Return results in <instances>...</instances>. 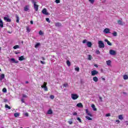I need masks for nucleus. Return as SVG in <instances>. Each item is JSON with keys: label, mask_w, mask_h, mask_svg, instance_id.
I'll list each match as a JSON object with an SVG mask.
<instances>
[{"label": "nucleus", "mask_w": 128, "mask_h": 128, "mask_svg": "<svg viewBox=\"0 0 128 128\" xmlns=\"http://www.w3.org/2000/svg\"><path fill=\"white\" fill-rule=\"evenodd\" d=\"M98 48H104L105 46L102 40L98 42Z\"/></svg>", "instance_id": "obj_1"}, {"label": "nucleus", "mask_w": 128, "mask_h": 128, "mask_svg": "<svg viewBox=\"0 0 128 128\" xmlns=\"http://www.w3.org/2000/svg\"><path fill=\"white\" fill-rule=\"evenodd\" d=\"M32 4H34L35 12H38V5L36 4V2L35 1H32Z\"/></svg>", "instance_id": "obj_2"}, {"label": "nucleus", "mask_w": 128, "mask_h": 128, "mask_svg": "<svg viewBox=\"0 0 128 128\" xmlns=\"http://www.w3.org/2000/svg\"><path fill=\"white\" fill-rule=\"evenodd\" d=\"M46 84H48V83L46 82H44L43 85L41 86V88H44V90H45V92H48V90Z\"/></svg>", "instance_id": "obj_3"}, {"label": "nucleus", "mask_w": 128, "mask_h": 128, "mask_svg": "<svg viewBox=\"0 0 128 128\" xmlns=\"http://www.w3.org/2000/svg\"><path fill=\"white\" fill-rule=\"evenodd\" d=\"M71 98L74 100H78V96L76 94H71Z\"/></svg>", "instance_id": "obj_4"}, {"label": "nucleus", "mask_w": 128, "mask_h": 128, "mask_svg": "<svg viewBox=\"0 0 128 128\" xmlns=\"http://www.w3.org/2000/svg\"><path fill=\"white\" fill-rule=\"evenodd\" d=\"M109 52L111 56H116V52L114 50H110Z\"/></svg>", "instance_id": "obj_5"}, {"label": "nucleus", "mask_w": 128, "mask_h": 128, "mask_svg": "<svg viewBox=\"0 0 128 128\" xmlns=\"http://www.w3.org/2000/svg\"><path fill=\"white\" fill-rule=\"evenodd\" d=\"M42 12L43 14H45L46 16H48V12L46 8H44Z\"/></svg>", "instance_id": "obj_6"}, {"label": "nucleus", "mask_w": 128, "mask_h": 128, "mask_svg": "<svg viewBox=\"0 0 128 128\" xmlns=\"http://www.w3.org/2000/svg\"><path fill=\"white\" fill-rule=\"evenodd\" d=\"M98 74V72L96 70H94L91 72V74L92 76H96V74Z\"/></svg>", "instance_id": "obj_7"}, {"label": "nucleus", "mask_w": 128, "mask_h": 128, "mask_svg": "<svg viewBox=\"0 0 128 128\" xmlns=\"http://www.w3.org/2000/svg\"><path fill=\"white\" fill-rule=\"evenodd\" d=\"M85 110L87 116H90L91 118L92 116V114L88 112V109H86Z\"/></svg>", "instance_id": "obj_8"}, {"label": "nucleus", "mask_w": 128, "mask_h": 128, "mask_svg": "<svg viewBox=\"0 0 128 128\" xmlns=\"http://www.w3.org/2000/svg\"><path fill=\"white\" fill-rule=\"evenodd\" d=\"M86 46H88V48H92V42H87Z\"/></svg>", "instance_id": "obj_9"}, {"label": "nucleus", "mask_w": 128, "mask_h": 128, "mask_svg": "<svg viewBox=\"0 0 128 128\" xmlns=\"http://www.w3.org/2000/svg\"><path fill=\"white\" fill-rule=\"evenodd\" d=\"M55 26L60 28V26H62V24L60 22H56L55 23Z\"/></svg>", "instance_id": "obj_10"}, {"label": "nucleus", "mask_w": 128, "mask_h": 128, "mask_svg": "<svg viewBox=\"0 0 128 128\" xmlns=\"http://www.w3.org/2000/svg\"><path fill=\"white\" fill-rule=\"evenodd\" d=\"M4 20H6L7 22H10L12 19L8 18V17H4Z\"/></svg>", "instance_id": "obj_11"}, {"label": "nucleus", "mask_w": 128, "mask_h": 128, "mask_svg": "<svg viewBox=\"0 0 128 128\" xmlns=\"http://www.w3.org/2000/svg\"><path fill=\"white\" fill-rule=\"evenodd\" d=\"M93 110H94V112H96V110H98V109H96V106L94 104H92L91 106Z\"/></svg>", "instance_id": "obj_12"}, {"label": "nucleus", "mask_w": 128, "mask_h": 128, "mask_svg": "<svg viewBox=\"0 0 128 128\" xmlns=\"http://www.w3.org/2000/svg\"><path fill=\"white\" fill-rule=\"evenodd\" d=\"M104 32L105 34H110V29L108 28H106L104 30Z\"/></svg>", "instance_id": "obj_13"}, {"label": "nucleus", "mask_w": 128, "mask_h": 128, "mask_svg": "<svg viewBox=\"0 0 128 128\" xmlns=\"http://www.w3.org/2000/svg\"><path fill=\"white\" fill-rule=\"evenodd\" d=\"M104 42H107V44H108V46H112V44L110 42V41L108 40V39H105Z\"/></svg>", "instance_id": "obj_14"}, {"label": "nucleus", "mask_w": 128, "mask_h": 128, "mask_svg": "<svg viewBox=\"0 0 128 128\" xmlns=\"http://www.w3.org/2000/svg\"><path fill=\"white\" fill-rule=\"evenodd\" d=\"M93 80L95 82H98V78L96 76H94L93 78Z\"/></svg>", "instance_id": "obj_15"}, {"label": "nucleus", "mask_w": 128, "mask_h": 128, "mask_svg": "<svg viewBox=\"0 0 128 128\" xmlns=\"http://www.w3.org/2000/svg\"><path fill=\"white\" fill-rule=\"evenodd\" d=\"M16 22H18H18H20V17L18 16V14H16Z\"/></svg>", "instance_id": "obj_16"}, {"label": "nucleus", "mask_w": 128, "mask_h": 128, "mask_svg": "<svg viewBox=\"0 0 128 128\" xmlns=\"http://www.w3.org/2000/svg\"><path fill=\"white\" fill-rule=\"evenodd\" d=\"M0 28H4V22H2V20L0 18Z\"/></svg>", "instance_id": "obj_17"}, {"label": "nucleus", "mask_w": 128, "mask_h": 128, "mask_svg": "<svg viewBox=\"0 0 128 128\" xmlns=\"http://www.w3.org/2000/svg\"><path fill=\"white\" fill-rule=\"evenodd\" d=\"M29 10H30V8H28V6H26L24 7V12H28Z\"/></svg>", "instance_id": "obj_18"}, {"label": "nucleus", "mask_w": 128, "mask_h": 128, "mask_svg": "<svg viewBox=\"0 0 128 128\" xmlns=\"http://www.w3.org/2000/svg\"><path fill=\"white\" fill-rule=\"evenodd\" d=\"M18 60H20V62L24 60V56H20V57H19Z\"/></svg>", "instance_id": "obj_19"}, {"label": "nucleus", "mask_w": 128, "mask_h": 128, "mask_svg": "<svg viewBox=\"0 0 128 128\" xmlns=\"http://www.w3.org/2000/svg\"><path fill=\"white\" fill-rule=\"evenodd\" d=\"M76 106H78V108H83L84 106H82V103H78L76 104Z\"/></svg>", "instance_id": "obj_20"}, {"label": "nucleus", "mask_w": 128, "mask_h": 128, "mask_svg": "<svg viewBox=\"0 0 128 128\" xmlns=\"http://www.w3.org/2000/svg\"><path fill=\"white\" fill-rule=\"evenodd\" d=\"M106 64L107 66H110L112 64V61L110 60H108L106 61Z\"/></svg>", "instance_id": "obj_21"}, {"label": "nucleus", "mask_w": 128, "mask_h": 128, "mask_svg": "<svg viewBox=\"0 0 128 128\" xmlns=\"http://www.w3.org/2000/svg\"><path fill=\"white\" fill-rule=\"evenodd\" d=\"M48 114H52V109H50L47 112Z\"/></svg>", "instance_id": "obj_22"}, {"label": "nucleus", "mask_w": 128, "mask_h": 128, "mask_svg": "<svg viewBox=\"0 0 128 128\" xmlns=\"http://www.w3.org/2000/svg\"><path fill=\"white\" fill-rule=\"evenodd\" d=\"M118 24H120V26H123L122 21V20H118Z\"/></svg>", "instance_id": "obj_23"}, {"label": "nucleus", "mask_w": 128, "mask_h": 128, "mask_svg": "<svg viewBox=\"0 0 128 128\" xmlns=\"http://www.w3.org/2000/svg\"><path fill=\"white\" fill-rule=\"evenodd\" d=\"M118 118L119 120H124V117H122V114L119 115Z\"/></svg>", "instance_id": "obj_24"}, {"label": "nucleus", "mask_w": 128, "mask_h": 128, "mask_svg": "<svg viewBox=\"0 0 128 128\" xmlns=\"http://www.w3.org/2000/svg\"><path fill=\"white\" fill-rule=\"evenodd\" d=\"M0 76V80H4V74H2Z\"/></svg>", "instance_id": "obj_25"}, {"label": "nucleus", "mask_w": 128, "mask_h": 128, "mask_svg": "<svg viewBox=\"0 0 128 128\" xmlns=\"http://www.w3.org/2000/svg\"><path fill=\"white\" fill-rule=\"evenodd\" d=\"M13 48L14 50H16V48H20V46L18 45H16L13 47Z\"/></svg>", "instance_id": "obj_26"}, {"label": "nucleus", "mask_w": 128, "mask_h": 128, "mask_svg": "<svg viewBox=\"0 0 128 128\" xmlns=\"http://www.w3.org/2000/svg\"><path fill=\"white\" fill-rule=\"evenodd\" d=\"M14 116H15V118H18V116H20V114L18 112L14 113Z\"/></svg>", "instance_id": "obj_27"}, {"label": "nucleus", "mask_w": 128, "mask_h": 128, "mask_svg": "<svg viewBox=\"0 0 128 128\" xmlns=\"http://www.w3.org/2000/svg\"><path fill=\"white\" fill-rule=\"evenodd\" d=\"M40 46V42L37 43L36 44L34 48H38V46Z\"/></svg>", "instance_id": "obj_28"}, {"label": "nucleus", "mask_w": 128, "mask_h": 128, "mask_svg": "<svg viewBox=\"0 0 128 128\" xmlns=\"http://www.w3.org/2000/svg\"><path fill=\"white\" fill-rule=\"evenodd\" d=\"M5 108H8V110H10V108H11L10 106H8V104H6L5 105Z\"/></svg>", "instance_id": "obj_29"}, {"label": "nucleus", "mask_w": 128, "mask_h": 128, "mask_svg": "<svg viewBox=\"0 0 128 128\" xmlns=\"http://www.w3.org/2000/svg\"><path fill=\"white\" fill-rule=\"evenodd\" d=\"M68 84L65 83L63 84V88H68Z\"/></svg>", "instance_id": "obj_30"}, {"label": "nucleus", "mask_w": 128, "mask_h": 128, "mask_svg": "<svg viewBox=\"0 0 128 128\" xmlns=\"http://www.w3.org/2000/svg\"><path fill=\"white\" fill-rule=\"evenodd\" d=\"M86 120H92V118H90L88 116H86Z\"/></svg>", "instance_id": "obj_31"}, {"label": "nucleus", "mask_w": 128, "mask_h": 128, "mask_svg": "<svg viewBox=\"0 0 128 128\" xmlns=\"http://www.w3.org/2000/svg\"><path fill=\"white\" fill-rule=\"evenodd\" d=\"M11 60L12 62H14L15 64H18V61H16V59L12 58H11Z\"/></svg>", "instance_id": "obj_32"}, {"label": "nucleus", "mask_w": 128, "mask_h": 128, "mask_svg": "<svg viewBox=\"0 0 128 128\" xmlns=\"http://www.w3.org/2000/svg\"><path fill=\"white\" fill-rule=\"evenodd\" d=\"M92 56L91 55H88V60H92Z\"/></svg>", "instance_id": "obj_33"}, {"label": "nucleus", "mask_w": 128, "mask_h": 128, "mask_svg": "<svg viewBox=\"0 0 128 128\" xmlns=\"http://www.w3.org/2000/svg\"><path fill=\"white\" fill-rule=\"evenodd\" d=\"M66 64L68 66H70V60L66 61Z\"/></svg>", "instance_id": "obj_34"}, {"label": "nucleus", "mask_w": 128, "mask_h": 128, "mask_svg": "<svg viewBox=\"0 0 128 128\" xmlns=\"http://www.w3.org/2000/svg\"><path fill=\"white\" fill-rule=\"evenodd\" d=\"M112 34L114 36H118V33L116 32H114L113 33H112Z\"/></svg>", "instance_id": "obj_35"}, {"label": "nucleus", "mask_w": 128, "mask_h": 128, "mask_svg": "<svg viewBox=\"0 0 128 128\" xmlns=\"http://www.w3.org/2000/svg\"><path fill=\"white\" fill-rule=\"evenodd\" d=\"M124 80H128V76L126 74L124 76Z\"/></svg>", "instance_id": "obj_36"}, {"label": "nucleus", "mask_w": 128, "mask_h": 128, "mask_svg": "<svg viewBox=\"0 0 128 128\" xmlns=\"http://www.w3.org/2000/svg\"><path fill=\"white\" fill-rule=\"evenodd\" d=\"M26 32H30V28L28 27H26Z\"/></svg>", "instance_id": "obj_37"}, {"label": "nucleus", "mask_w": 128, "mask_h": 128, "mask_svg": "<svg viewBox=\"0 0 128 128\" xmlns=\"http://www.w3.org/2000/svg\"><path fill=\"white\" fill-rule=\"evenodd\" d=\"M96 54H100V52L99 51V50H96Z\"/></svg>", "instance_id": "obj_38"}, {"label": "nucleus", "mask_w": 128, "mask_h": 128, "mask_svg": "<svg viewBox=\"0 0 128 128\" xmlns=\"http://www.w3.org/2000/svg\"><path fill=\"white\" fill-rule=\"evenodd\" d=\"M74 70H76V72H80V68L78 67L75 68Z\"/></svg>", "instance_id": "obj_39"}, {"label": "nucleus", "mask_w": 128, "mask_h": 128, "mask_svg": "<svg viewBox=\"0 0 128 128\" xmlns=\"http://www.w3.org/2000/svg\"><path fill=\"white\" fill-rule=\"evenodd\" d=\"M2 92H6V88H4L2 89Z\"/></svg>", "instance_id": "obj_40"}, {"label": "nucleus", "mask_w": 128, "mask_h": 128, "mask_svg": "<svg viewBox=\"0 0 128 128\" xmlns=\"http://www.w3.org/2000/svg\"><path fill=\"white\" fill-rule=\"evenodd\" d=\"M88 1H89L90 2V4H93L94 2V0H88Z\"/></svg>", "instance_id": "obj_41"}, {"label": "nucleus", "mask_w": 128, "mask_h": 128, "mask_svg": "<svg viewBox=\"0 0 128 128\" xmlns=\"http://www.w3.org/2000/svg\"><path fill=\"white\" fill-rule=\"evenodd\" d=\"M50 98H51V100H54V96L50 95Z\"/></svg>", "instance_id": "obj_42"}, {"label": "nucleus", "mask_w": 128, "mask_h": 128, "mask_svg": "<svg viewBox=\"0 0 128 128\" xmlns=\"http://www.w3.org/2000/svg\"><path fill=\"white\" fill-rule=\"evenodd\" d=\"M39 34H40V36H42V34H44V32H42V30L39 32Z\"/></svg>", "instance_id": "obj_43"}, {"label": "nucleus", "mask_w": 128, "mask_h": 128, "mask_svg": "<svg viewBox=\"0 0 128 128\" xmlns=\"http://www.w3.org/2000/svg\"><path fill=\"white\" fill-rule=\"evenodd\" d=\"M55 2H56V4H60V0H56Z\"/></svg>", "instance_id": "obj_44"}, {"label": "nucleus", "mask_w": 128, "mask_h": 128, "mask_svg": "<svg viewBox=\"0 0 128 128\" xmlns=\"http://www.w3.org/2000/svg\"><path fill=\"white\" fill-rule=\"evenodd\" d=\"M77 120H78V122H82V119H80V118L78 117L77 118Z\"/></svg>", "instance_id": "obj_45"}, {"label": "nucleus", "mask_w": 128, "mask_h": 128, "mask_svg": "<svg viewBox=\"0 0 128 128\" xmlns=\"http://www.w3.org/2000/svg\"><path fill=\"white\" fill-rule=\"evenodd\" d=\"M40 64H46V62L40 60Z\"/></svg>", "instance_id": "obj_46"}, {"label": "nucleus", "mask_w": 128, "mask_h": 128, "mask_svg": "<svg viewBox=\"0 0 128 128\" xmlns=\"http://www.w3.org/2000/svg\"><path fill=\"white\" fill-rule=\"evenodd\" d=\"M106 116L108 117V116H110V114L108 113L107 114H106Z\"/></svg>", "instance_id": "obj_47"}, {"label": "nucleus", "mask_w": 128, "mask_h": 128, "mask_svg": "<svg viewBox=\"0 0 128 128\" xmlns=\"http://www.w3.org/2000/svg\"><path fill=\"white\" fill-rule=\"evenodd\" d=\"M69 124H72V121H68Z\"/></svg>", "instance_id": "obj_48"}, {"label": "nucleus", "mask_w": 128, "mask_h": 128, "mask_svg": "<svg viewBox=\"0 0 128 128\" xmlns=\"http://www.w3.org/2000/svg\"><path fill=\"white\" fill-rule=\"evenodd\" d=\"M87 41H88V40L85 39V40H84L82 41V42H83V44H86V42Z\"/></svg>", "instance_id": "obj_49"}, {"label": "nucleus", "mask_w": 128, "mask_h": 128, "mask_svg": "<svg viewBox=\"0 0 128 128\" xmlns=\"http://www.w3.org/2000/svg\"><path fill=\"white\" fill-rule=\"evenodd\" d=\"M22 97L23 98H28V96L24 94H22Z\"/></svg>", "instance_id": "obj_50"}, {"label": "nucleus", "mask_w": 128, "mask_h": 128, "mask_svg": "<svg viewBox=\"0 0 128 128\" xmlns=\"http://www.w3.org/2000/svg\"><path fill=\"white\" fill-rule=\"evenodd\" d=\"M73 116H78V113L76 112L73 113Z\"/></svg>", "instance_id": "obj_51"}, {"label": "nucleus", "mask_w": 128, "mask_h": 128, "mask_svg": "<svg viewBox=\"0 0 128 128\" xmlns=\"http://www.w3.org/2000/svg\"><path fill=\"white\" fill-rule=\"evenodd\" d=\"M46 20L48 22H50V18H46Z\"/></svg>", "instance_id": "obj_52"}, {"label": "nucleus", "mask_w": 128, "mask_h": 128, "mask_svg": "<svg viewBox=\"0 0 128 128\" xmlns=\"http://www.w3.org/2000/svg\"><path fill=\"white\" fill-rule=\"evenodd\" d=\"M4 102H8V100H7V99H4Z\"/></svg>", "instance_id": "obj_53"}, {"label": "nucleus", "mask_w": 128, "mask_h": 128, "mask_svg": "<svg viewBox=\"0 0 128 128\" xmlns=\"http://www.w3.org/2000/svg\"><path fill=\"white\" fill-rule=\"evenodd\" d=\"M42 60H46V58H44V57H42Z\"/></svg>", "instance_id": "obj_54"}, {"label": "nucleus", "mask_w": 128, "mask_h": 128, "mask_svg": "<svg viewBox=\"0 0 128 128\" xmlns=\"http://www.w3.org/2000/svg\"><path fill=\"white\" fill-rule=\"evenodd\" d=\"M30 24H34V22H32V20H31L30 22Z\"/></svg>", "instance_id": "obj_55"}, {"label": "nucleus", "mask_w": 128, "mask_h": 128, "mask_svg": "<svg viewBox=\"0 0 128 128\" xmlns=\"http://www.w3.org/2000/svg\"><path fill=\"white\" fill-rule=\"evenodd\" d=\"M25 116H28V113H26V114H25Z\"/></svg>", "instance_id": "obj_56"}, {"label": "nucleus", "mask_w": 128, "mask_h": 128, "mask_svg": "<svg viewBox=\"0 0 128 128\" xmlns=\"http://www.w3.org/2000/svg\"><path fill=\"white\" fill-rule=\"evenodd\" d=\"M116 122H118V124H119L120 122V120H116Z\"/></svg>", "instance_id": "obj_57"}, {"label": "nucleus", "mask_w": 128, "mask_h": 128, "mask_svg": "<svg viewBox=\"0 0 128 128\" xmlns=\"http://www.w3.org/2000/svg\"><path fill=\"white\" fill-rule=\"evenodd\" d=\"M94 66L96 68H98V65H96V64H94Z\"/></svg>", "instance_id": "obj_58"}, {"label": "nucleus", "mask_w": 128, "mask_h": 128, "mask_svg": "<svg viewBox=\"0 0 128 128\" xmlns=\"http://www.w3.org/2000/svg\"><path fill=\"white\" fill-rule=\"evenodd\" d=\"M100 100L101 102H102V97H100Z\"/></svg>", "instance_id": "obj_59"}, {"label": "nucleus", "mask_w": 128, "mask_h": 128, "mask_svg": "<svg viewBox=\"0 0 128 128\" xmlns=\"http://www.w3.org/2000/svg\"><path fill=\"white\" fill-rule=\"evenodd\" d=\"M26 84H28V82L26 81Z\"/></svg>", "instance_id": "obj_60"}, {"label": "nucleus", "mask_w": 128, "mask_h": 128, "mask_svg": "<svg viewBox=\"0 0 128 128\" xmlns=\"http://www.w3.org/2000/svg\"><path fill=\"white\" fill-rule=\"evenodd\" d=\"M22 102H24V101L22 100Z\"/></svg>", "instance_id": "obj_61"}, {"label": "nucleus", "mask_w": 128, "mask_h": 128, "mask_svg": "<svg viewBox=\"0 0 128 128\" xmlns=\"http://www.w3.org/2000/svg\"><path fill=\"white\" fill-rule=\"evenodd\" d=\"M102 80H106V79H105L104 78H103Z\"/></svg>", "instance_id": "obj_62"}, {"label": "nucleus", "mask_w": 128, "mask_h": 128, "mask_svg": "<svg viewBox=\"0 0 128 128\" xmlns=\"http://www.w3.org/2000/svg\"><path fill=\"white\" fill-rule=\"evenodd\" d=\"M2 50V47H0V51Z\"/></svg>", "instance_id": "obj_63"}, {"label": "nucleus", "mask_w": 128, "mask_h": 128, "mask_svg": "<svg viewBox=\"0 0 128 128\" xmlns=\"http://www.w3.org/2000/svg\"><path fill=\"white\" fill-rule=\"evenodd\" d=\"M8 34H12V32H8Z\"/></svg>", "instance_id": "obj_64"}]
</instances>
